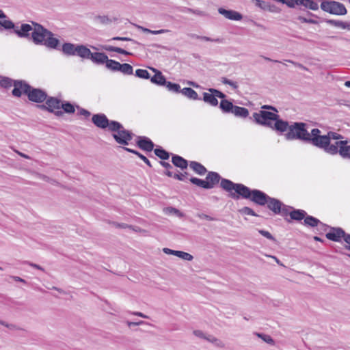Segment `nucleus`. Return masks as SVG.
<instances>
[{
    "instance_id": "1",
    "label": "nucleus",
    "mask_w": 350,
    "mask_h": 350,
    "mask_svg": "<svg viewBox=\"0 0 350 350\" xmlns=\"http://www.w3.org/2000/svg\"><path fill=\"white\" fill-rule=\"evenodd\" d=\"M221 187L226 191L229 192V197L234 200H239L240 198H242L250 200L259 206L266 205L269 197V196L261 190L252 189L242 183H235L228 179L222 180Z\"/></svg>"
},
{
    "instance_id": "2",
    "label": "nucleus",
    "mask_w": 350,
    "mask_h": 350,
    "mask_svg": "<svg viewBox=\"0 0 350 350\" xmlns=\"http://www.w3.org/2000/svg\"><path fill=\"white\" fill-rule=\"evenodd\" d=\"M92 122L98 128L108 129L109 131L112 132L111 135L118 144L127 146L135 136L131 131L125 129L120 122L109 120L104 113L94 114Z\"/></svg>"
},
{
    "instance_id": "3",
    "label": "nucleus",
    "mask_w": 350,
    "mask_h": 350,
    "mask_svg": "<svg viewBox=\"0 0 350 350\" xmlns=\"http://www.w3.org/2000/svg\"><path fill=\"white\" fill-rule=\"evenodd\" d=\"M307 124L302 122H295L286 126L284 134L285 139L288 141L299 140L305 144H309L316 147L317 129H312L309 133L307 130Z\"/></svg>"
},
{
    "instance_id": "4",
    "label": "nucleus",
    "mask_w": 350,
    "mask_h": 350,
    "mask_svg": "<svg viewBox=\"0 0 350 350\" xmlns=\"http://www.w3.org/2000/svg\"><path fill=\"white\" fill-rule=\"evenodd\" d=\"M250 119H252L256 124L269 127L280 135L285 132L288 125V121L281 119L278 113L266 110L253 113Z\"/></svg>"
},
{
    "instance_id": "5",
    "label": "nucleus",
    "mask_w": 350,
    "mask_h": 350,
    "mask_svg": "<svg viewBox=\"0 0 350 350\" xmlns=\"http://www.w3.org/2000/svg\"><path fill=\"white\" fill-rule=\"evenodd\" d=\"M33 26L31 33V39L36 45H44L49 49H59V40L54 38L52 31L45 28L43 25L34 21H31Z\"/></svg>"
},
{
    "instance_id": "6",
    "label": "nucleus",
    "mask_w": 350,
    "mask_h": 350,
    "mask_svg": "<svg viewBox=\"0 0 350 350\" xmlns=\"http://www.w3.org/2000/svg\"><path fill=\"white\" fill-rule=\"evenodd\" d=\"M318 134L317 135L316 147L322 149L325 152L329 154L331 152L330 147L336 146V142L332 144L331 139H340L343 136L339 133L333 131H329L326 135H321V131L317 129Z\"/></svg>"
},
{
    "instance_id": "7",
    "label": "nucleus",
    "mask_w": 350,
    "mask_h": 350,
    "mask_svg": "<svg viewBox=\"0 0 350 350\" xmlns=\"http://www.w3.org/2000/svg\"><path fill=\"white\" fill-rule=\"evenodd\" d=\"M224 178L220 176V175L215 172H208L207 175L205 180H202L196 177H191L189 179V181L202 189H213L217 185L219 181L221 183Z\"/></svg>"
},
{
    "instance_id": "8",
    "label": "nucleus",
    "mask_w": 350,
    "mask_h": 350,
    "mask_svg": "<svg viewBox=\"0 0 350 350\" xmlns=\"http://www.w3.org/2000/svg\"><path fill=\"white\" fill-rule=\"evenodd\" d=\"M62 100L57 97L48 96L45 100V104L38 105V107L43 111H46L49 113H54L57 117H61L64 115L62 111L55 109H59L62 104Z\"/></svg>"
},
{
    "instance_id": "9",
    "label": "nucleus",
    "mask_w": 350,
    "mask_h": 350,
    "mask_svg": "<svg viewBox=\"0 0 350 350\" xmlns=\"http://www.w3.org/2000/svg\"><path fill=\"white\" fill-rule=\"evenodd\" d=\"M321 9L326 12L334 15H345L347 10L345 5L336 1L327 0L321 3Z\"/></svg>"
},
{
    "instance_id": "10",
    "label": "nucleus",
    "mask_w": 350,
    "mask_h": 350,
    "mask_svg": "<svg viewBox=\"0 0 350 350\" xmlns=\"http://www.w3.org/2000/svg\"><path fill=\"white\" fill-rule=\"evenodd\" d=\"M83 59H90L95 64H104L107 68V65L109 62L112 61L108 58V56L105 53L95 52L92 53L91 51L86 46L84 51Z\"/></svg>"
},
{
    "instance_id": "11",
    "label": "nucleus",
    "mask_w": 350,
    "mask_h": 350,
    "mask_svg": "<svg viewBox=\"0 0 350 350\" xmlns=\"http://www.w3.org/2000/svg\"><path fill=\"white\" fill-rule=\"evenodd\" d=\"M331 152L329 154L335 155L339 154L345 159H350V145L347 140L336 142V146L330 147Z\"/></svg>"
},
{
    "instance_id": "12",
    "label": "nucleus",
    "mask_w": 350,
    "mask_h": 350,
    "mask_svg": "<svg viewBox=\"0 0 350 350\" xmlns=\"http://www.w3.org/2000/svg\"><path fill=\"white\" fill-rule=\"evenodd\" d=\"M86 46L83 44H75L70 42H65L62 47V53L68 56L77 55L83 58Z\"/></svg>"
},
{
    "instance_id": "13",
    "label": "nucleus",
    "mask_w": 350,
    "mask_h": 350,
    "mask_svg": "<svg viewBox=\"0 0 350 350\" xmlns=\"http://www.w3.org/2000/svg\"><path fill=\"white\" fill-rule=\"evenodd\" d=\"M306 213L304 210L296 209L288 205V208H286L283 217L288 223H291L293 220L300 221L304 219Z\"/></svg>"
},
{
    "instance_id": "14",
    "label": "nucleus",
    "mask_w": 350,
    "mask_h": 350,
    "mask_svg": "<svg viewBox=\"0 0 350 350\" xmlns=\"http://www.w3.org/2000/svg\"><path fill=\"white\" fill-rule=\"evenodd\" d=\"M107 69L112 72H120L124 75L133 74V68L131 64L127 63L120 64L113 59L108 63Z\"/></svg>"
},
{
    "instance_id": "15",
    "label": "nucleus",
    "mask_w": 350,
    "mask_h": 350,
    "mask_svg": "<svg viewBox=\"0 0 350 350\" xmlns=\"http://www.w3.org/2000/svg\"><path fill=\"white\" fill-rule=\"evenodd\" d=\"M267 208L275 215H284L286 208H288V205L284 204L280 200L269 197L267 203H266Z\"/></svg>"
},
{
    "instance_id": "16",
    "label": "nucleus",
    "mask_w": 350,
    "mask_h": 350,
    "mask_svg": "<svg viewBox=\"0 0 350 350\" xmlns=\"http://www.w3.org/2000/svg\"><path fill=\"white\" fill-rule=\"evenodd\" d=\"M27 96L30 101L36 103H43L48 97V94L46 91L32 86H31L30 90H29Z\"/></svg>"
},
{
    "instance_id": "17",
    "label": "nucleus",
    "mask_w": 350,
    "mask_h": 350,
    "mask_svg": "<svg viewBox=\"0 0 350 350\" xmlns=\"http://www.w3.org/2000/svg\"><path fill=\"white\" fill-rule=\"evenodd\" d=\"M13 86L12 94L16 98H20L23 94L27 95L31 88V85L25 80H15Z\"/></svg>"
},
{
    "instance_id": "18",
    "label": "nucleus",
    "mask_w": 350,
    "mask_h": 350,
    "mask_svg": "<svg viewBox=\"0 0 350 350\" xmlns=\"http://www.w3.org/2000/svg\"><path fill=\"white\" fill-rule=\"evenodd\" d=\"M291 8H298L299 10H317L319 9V4L316 0H291Z\"/></svg>"
},
{
    "instance_id": "19",
    "label": "nucleus",
    "mask_w": 350,
    "mask_h": 350,
    "mask_svg": "<svg viewBox=\"0 0 350 350\" xmlns=\"http://www.w3.org/2000/svg\"><path fill=\"white\" fill-rule=\"evenodd\" d=\"M329 232L325 234V237L332 241L340 242L345 238L346 232L340 227H332L329 226Z\"/></svg>"
},
{
    "instance_id": "20",
    "label": "nucleus",
    "mask_w": 350,
    "mask_h": 350,
    "mask_svg": "<svg viewBox=\"0 0 350 350\" xmlns=\"http://www.w3.org/2000/svg\"><path fill=\"white\" fill-rule=\"evenodd\" d=\"M11 30L19 38L30 39V32L33 30V27L27 23H22L18 27L14 23V27Z\"/></svg>"
},
{
    "instance_id": "21",
    "label": "nucleus",
    "mask_w": 350,
    "mask_h": 350,
    "mask_svg": "<svg viewBox=\"0 0 350 350\" xmlns=\"http://www.w3.org/2000/svg\"><path fill=\"white\" fill-rule=\"evenodd\" d=\"M136 146L141 150L146 152L154 151V144L146 136H137L136 138Z\"/></svg>"
},
{
    "instance_id": "22",
    "label": "nucleus",
    "mask_w": 350,
    "mask_h": 350,
    "mask_svg": "<svg viewBox=\"0 0 350 350\" xmlns=\"http://www.w3.org/2000/svg\"><path fill=\"white\" fill-rule=\"evenodd\" d=\"M218 12L231 21H239L243 18V15L241 13L233 10H226L223 8H219Z\"/></svg>"
},
{
    "instance_id": "23",
    "label": "nucleus",
    "mask_w": 350,
    "mask_h": 350,
    "mask_svg": "<svg viewBox=\"0 0 350 350\" xmlns=\"http://www.w3.org/2000/svg\"><path fill=\"white\" fill-rule=\"evenodd\" d=\"M304 224L305 226L310 227H316L320 225L321 226H322V230H323L324 231H326L329 228L328 225L323 224L319 219L313 216L308 215L307 213L306 217L304 218Z\"/></svg>"
},
{
    "instance_id": "24",
    "label": "nucleus",
    "mask_w": 350,
    "mask_h": 350,
    "mask_svg": "<svg viewBox=\"0 0 350 350\" xmlns=\"http://www.w3.org/2000/svg\"><path fill=\"white\" fill-rule=\"evenodd\" d=\"M150 69L154 72V75L150 77V81L157 85L165 86L167 83V80L162 72L154 68H150Z\"/></svg>"
},
{
    "instance_id": "25",
    "label": "nucleus",
    "mask_w": 350,
    "mask_h": 350,
    "mask_svg": "<svg viewBox=\"0 0 350 350\" xmlns=\"http://www.w3.org/2000/svg\"><path fill=\"white\" fill-rule=\"evenodd\" d=\"M172 162L173 165L181 170H186L188 167L189 162L180 155L172 154Z\"/></svg>"
},
{
    "instance_id": "26",
    "label": "nucleus",
    "mask_w": 350,
    "mask_h": 350,
    "mask_svg": "<svg viewBox=\"0 0 350 350\" xmlns=\"http://www.w3.org/2000/svg\"><path fill=\"white\" fill-rule=\"evenodd\" d=\"M189 167L192 169L196 174L200 176L204 175L206 172H208L206 168L200 163L198 161H190Z\"/></svg>"
},
{
    "instance_id": "27",
    "label": "nucleus",
    "mask_w": 350,
    "mask_h": 350,
    "mask_svg": "<svg viewBox=\"0 0 350 350\" xmlns=\"http://www.w3.org/2000/svg\"><path fill=\"white\" fill-rule=\"evenodd\" d=\"M154 154L159 157L161 161H166L170 159L171 153L165 150L160 146H157V147L154 149Z\"/></svg>"
},
{
    "instance_id": "28",
    "label": "nucleus",
    "mask_w": 350,
    "mask_h": 350,
    "mask_svg": "<svg viewBox=\"0 0 350 350\" xmlns=\"http://www.w3.org/2000/svg\"><path fill=\"white\" fill-rule=\"evenodd\" d=\"M180 93L191 100H200L202 98L198 96V93L191 88H184L181 90Z\"/></svg>"
},
{
    "instance_id": "29",
    "label": "nucleus",
    "mask_w": 350,
    "mask_h": 350,
    "mask_svg": "<svg viewBox=\"0 0 350 350\" xmlns=\"http://www.w3.org/2000/svg\"><path fill=\"white\" fill-rule=\"evenodd\" d=\"M231 113L236 117L245 118L249 116V110L245 107L234 105Z\"/></svg>"
},
{
    "instance_id": "30",
    "label": "nucleus",
    "mask_w": 350,
    "mask_h": 350,
    "mask_svg": "<svg viewBox=\"0 0 350 350\" xmlns=\"http://www.w3.org/2000/svg\"><path fill=\"white\" fill-rule=\"evenodd\" d=\"M234 105L228 100H221L219 104V108L224 113H231Z\"/></svg>"
},
{
    "instance_id": "31",
    "label": "nucleus",
    "mask_w": 350,
    "mask_h": 350,
    "mask_svg": "<svg viewBox=\"0 0 350 350\" xmlns=\"http://www.w3.org/2000/svg\"><path fill=\"white\" fill-rule=\"evenodd\" d=\"M102 49L109 52H116L118 53L125 55H133V53L120 47L113 46L111 45H105Z\"/></svg>"
},
{
    "instance_id": "32",
    "label": "nucleus",
    "mask_w": 350,
    "mask_h": 350,
    "mask_svg": "<svg viewBox=\"0 0 350 350\" xmlns=\"http://www.w3.org/2000/svg\"><path fill=\"white\" fill-rule=\"evenodd\" d=\"M122 148L128 152L135 154L139 159H141V160H142L149 167H152V164L149 159L139 151L125 146L122 147Z\"/></svg>"
},
{
    "instance_id": "33",
    "label": "nucleus",
    "mask_w": 350,
    "mask_h": 350,
    "mask_svg": "<svg viewBox=\"0 0 350 350\" xmlns=\"http://www.w3.org/2000/svg\"><path fill=\"white\" fill-rule=\"evenodd\" d=\"M202 100L211 106H217L218 105V100L215 98L214 93L204 92Z\"/></svg>"
},
{
    "instance_id": "34",
    "label": "nucleus",
    "mask_w": 350,
    "mask_h": 350,
    "mask_svg": "<svg viewBox=\"0 0 350 350\" xmlns=\"http://www.w3.org/2000/svg\"><path fill=\"white\" fill-rule=\"evenodd\" d=\"M163 174H165V176H167L168 177H170V178L172 177L174 179H176V180H178L180 181H185L186 178L189 175V173L187 172H185L184 173L178 172V173L173 174L172 172L167 170V171H165L163 172Z\"/></svg>"
},
{
    "instance_id": "35",
    "label": "nucleus",
    "mask_w": 350,
    "mask_h": 350,
    "mask_svg": "<svg viewBox=\"0 0 350 350\" xmlns=\"http://www.w3.org/2000/svg\"><path fill=\"white\" fill-rule=\"evenodd\" d=\"M75 106L69 101H62L60 109H63V112L72 114L75 112Z\"/></svg>"
},
{
    "instance_id": "36",
    "label": "nucleus",
    "mask_w": 350,
    "mask_h": 350,
    "mask_svg": "<svg viewBox=\"0 0 350 350\" xmlns=\"http://www.w3.org/2000/svg\"><path fill=\"white\" fill-rule=\"evenodd\" d=\"M165 87L167 89L168 91L172 92L173 93L178 94L181 92L180 85L178 83H173L171 81H167L165 85Z\"/></svg>"
},
{
    "instance_id": "37",
    "label": "nucleus",
    "mask_w": 350,
    "mask_h": 350,
    "mask_svg": "<svg viewBox=\"0 0 350 350\" xmlns=\"http://www.w3.org/2000/svg\"><path fill=\"white\" fill-rule=\"evenodd\" d=\"M321 21L325 22L328 25H332V26H334L336 27H340L342 29H345V27H346V26L344 24V22L342 21L322 18Z\"/></svg>"
},
{
    "instance_id": "38",
    "label": "nucleus",
    "mask_w": 350,
    "mask_h": 350,
    "mask_svg": "<svg viewBox=\"0 0 350 350\" xmlns=\"http://www.w3.org/2000/svg\"><path fill=\"white\" fill-rule=\"evenodd\" d=\"M92 18L94 22H98L102 25H108L112 22V20L105 15H95Z\"/></svg>"
},
{
    "instance_id": "39",
    "label": "nucleus",
    "mask_w": 350,
    "mask_h": 350,
    "mask_svg": "<svg viewBox=\"0 0 350 350\" xmlns=\"http://www.w3.org/2000/svg\"><path fill=\"white\" fill-rule=\"evenodd\" d=\"M1 79L0 80V86L3 88H9L11 86L14 85V81L15 80L12 79L8 77H0Z\"/></svg>"
},
{
    "instance_id": "40",
    "label": "nucleus",
    "mask_w": 350,
    "mask_h": 350,
    "mask_svg": "<svg viewBox=\"0 0 350 350\" xmlns=\"http://www.w3.org/2000/svg\"><path fill=\"white\" fill-rule=\"evenodd\" d=\"M254 334L256 335L258 338H261L266 343L271 345H275V341L271 336H269L268 334H263V333H257V332L254 333Z\"/></svg>"
},
{
    "instance_id": "41",
    "label": "nucleus",
    "mask_w": 350,
    "mask_h": 350,
    "mask_svg": "<svg viewBox=\"0 0 350 350\" xmlns=\"http://www.w3.org/2000/svg\"><path fill=\"white\" fill-rule=\"evenodd\" d=\"M135 77L144 79H150V75L147 70L145 69H137L135 73Z\"/></svg>"
},
{
    "instance_id": "42",
    "label": "nucleus",
    "mask_w": 350,
    "mask_h": 350,
    "mask_svg": "<svg viewBox=\"0 0 350 350\" xmlns=\"http://www.w3.org/2000/svg\"><path fill=\"white\" fill-rule=\"evenodd\" d=\"M1 27L7 31H11V28L14 27V22L10 19L0 21V30Z\"/></svg>"
},
{
    "instance_id": "43",
    "label": "nucleus",
    "mask_w": 350,
    "mask_h": 350,
    "mask_svg": "<svg viewBox=\"0 0 350 350\" xmlns=\"http://www.w3.org/2000/svg\"><path fill=\"white\" fill-rule=\"evenodd\" d=\"M176 256H177L180 258H182L183 260H187V261H191L193 258V257L191 254H190L187 252H185L183 251H179V250H177V252H176Z\"/></svg>"
},
{
    "instance_id": "44",
    "label": "nucleus",
    "mask_w": 350,
    "mask_h": 350,
    "mask_svg": "<svg viewBox=\"0 0 350 350\" xmlns=\"http://www.w3.org/2000/svg\"><path fill=\"white\" fill-rule=\"evenodd\" d=\"M239 211L241 214L243 215L259 217V215L256 213H255V211L252 208L248 206H244L242 208H241Z\"/></svg>"
},
{
    "instance_id": "45",
    "label": "nucleus",
    "mask_w": 350,
    "mask_h": 350,
    "mask_svg": "<svg viewBox=\"0 0 350 350\" xmlns=\"http://www.w3.org/2000/svg\"><path fill=\"white\" fill-rule=\"evenodd\" d=\"M113 40H116V41H130L134 44H138V45H142L141 43H139V42L132 39V38H130L129 37H121V36H115V37H113L111 39L109 40V41H113Z\"/></svg>"
},
{
    "instance_id": "46",
    "label": "nucleus",
    "mask_w": 350,
    "mask_h": 350,
    "mask_svg": "<svg viewBox=\"0 0 350 350\" xmlns=\"http://www.w3.org/2000/svg\"><path fill=\"white\" fill-rule=\"evenodd\" d=\"M258 232H259V234L266 237L267 239L271 240L273 242H277L275 238L269 232L262 229L258 230Z\"/></svg>"
},
{
    "instance_id": "47",
    "label": "nucleus",
    "mask_w": 350,
    "mask_h": 350,
    "mask_svg": "<svg viewBox=\"0 0 350 350\" xmlns=\"http://www.w3.org/2000/svg\"><path fill=\"white\" fill-rule=\"evenodd\" d=\"M265 11H269L272 13H280L281 12V9L277 5L269 2Z\"/></svg>"
},
{
    "instance_id": "48",
    "label": "nucleus",
    "mask_w": 350,
    "mask_h": 350,
    "mask_svg": "<svg viewBox=\"0 0 350 350\" xmlns=\"http://www.w3.org/2000/svg\"><path fill=\"white\" fill-rule=\"evenodd\" d=\"M221 81L224 84L230 85L234 90H237L239 87L237 82L232 81L226 77H222Z\"/></svg>"
},
{
    "instance_id": "49",
    "label": "nucleus",
    "mask_w": 350,
    "mask_h": 350,
    "mask_svg": "<svg viewBox=\"0 0 350 350\" xmlns=\"http://www.w3.org/2000/svg\"><path fill=\"white\" fill-rule=\"evenodd\" d=\"M208 91L211 93H214L216 98L217 97V98H221V100L226 99V95L224 93H223L222 92H221L217 89L210 88L208 90Z\"/></svg>"
},
{
    "instance_id": "50",
    "label": "nucleus",
    "mask_w": 350,
    "mask_h": 350,
    "mask_svg": "<svg viewBox=\"0 0 350 350\" xmlns=\"http://www.w3.org/2000/svg\"><path fill=\"white\" fill-rule=\"evenodd\" d=\"M255 3V5L260 8L262 10H265L269 1H263V0H252Z\"/></svg>"
},
{
    "instance_id": "51",
    "label": "nucleus",
    "mask_w": 350,
    "mask_h": 350,
    "mask_svg": "<svg viewBox=\"0 0 350 350\" xmlns=\"http://www.w3.org/2000/svg\"><path fill=\"white\" fill-rule=\"evenodd\" d=\"M191 37L194 38H196V39L201 40H204V41H210V42H219V40H220L219 38L212 39V38H211L209 37H207V36H198V35H196V34H193L191 36Z\"/></svg>"
},
{
    "instance_id": "52",
    "label": "nucleus",
    "mask_w": 350,
    "mask_h": 350,
    "mask_svg": "<svg viewBox=\"0 0 350 350\" xmlns=\"http://www.w3.org/2000/svg\"><path fill=\"white\" fill-rule=\"evenodd\" d=\"M76 108L78 109V115L83 116L85 118H89L90 116L91 113L87 109L81 108L79 105H77Z\"/></svg>"
},
{
    "instance_id": "53",
    "label": "nucleus",
    "mask_w": 350,
    "mask_h": 350,
    "mask_svg": "<svg viewBox=\"0 0 350 350\" xmlns=\"http://www.w3.org/2000/svg\"><path fill=\"white\" fill-rule=\"evenodd\" d=\"M205 340L215 344L216 345L219 346V343H221V341L218 340L217 338L214 337L213 336L208 335V336H205Z\"/></svg>"
},
{
    "instance_id": "54",
    "label": "nucleus",
    "mask_w": 350,
    "mask_h": 350,
    "mask_svg": "<svg viewBox=\"0 0 350 350\" xmlns=\"http://www.w3.org/2000/svg\"><path fill=\"white\" fill-rule=\"evenodd\" d=\"M344 241L345 242V248L348 251H350V234L346 233L345 237L344 238Z\"/></svg>"
},
{
    "instance_id": "55",
    "label": "nucleus",
    "mask_w": 350,
    "mask_h": 350,
    "mask_svg": "<svg viewBox=\"0 0 350 350\" xmlns=\"http://www.w3.org/2000/svg\"><path fill=\"white\" fill-rule=\"evenodd\" d=\"M197 217H199L200 219H206V220H208V221H214L215 220V219L210 215H208L206 214H204V213H198L197 215Z\"/></svg>"
},
{
    "instance_id": "56",
    "label": "nucleus",
    "mask_w": 350,
    "mask_h": 350,
    "mask_svg": "<svg viewBox=\"0 0 350 350\" xmlns=\"http://www.w3.org/2000/svg\"><path fill=\"white\" fill-rule=\"evenodd\" d=\"M159 163L161 166L165 168V171H170V170L173 168L172 165L168 162H166L165 161H159Z\"/></svg>"
},
{
    "instance_id": "57",
    "label": "nucleus",
    "mask_w": 350,
    "mask_h": 350,
    "mask_svg": "<svg viewBox=\"0 0 350 350\" xmlns=\"http://www.w3.org/2000/svg\"><path fill=\"white\" fill-rule=\"evenodd\" d=\"M167 210L170 213H174L179 217L183 216L182 213L178 209L174 208V207H169V208H167Z\"/></svg>"
},
{
    "instance_id": "58",
    "label": "nucleus",
    "mask_w": 350,
    "mask_h": 350,
    "mask_svg": "<svg viewBox=\"0 0 350 350\" xmlns=\"http://www.w3.org/2000/svg\"><path fill=\"white\" fill-rule=\"evenodd\" d=\"M25 263L29 265L31 267L44 271V269L42 267L40 266L39 265L28 261L25 262Z\"/></svg>"
},
{
    "instance_id": "59",
    "label": "nucleus",
    "mask_w": 350,
    "mask_h": 350,
    "mask_svg": "<svg viewBox=\"0 0 350 350\" xmlns=\"http://www.w3.org/2000/svg\"><path fill=\"white\" fill-rule=\"evenodd\" d=\"M193 334L198 338H204V339L205 338V336H206L204 333L201 330H194Z\"/></svg>"
},
{
    "instance_id": "60",
    "label": "nucleus",
    "mask_w": 350,
    "mask_h": 350,
    "mask_svg": "<svg viewBox=\"0 0 350 350\" xmlns=\"http://www.w3.org/2000/svg\"><path fill=\"white\" fill-rule=\"evenodd\" d=\"M262 109L264 110H271L276 113L278 112V109H276V107L272 105H265L262 106Z\"/></svg>"
},
{
    "instance_id": "61",
    "label": "nucleus",
    "mask_w": 350,
    "mask_h": 350,
    "mask_svg": "<svg viewBox=\"0 0 350 350\" xmlns=\"http://www.w3.org/2000/svg\"><path fill=\"white\" fill-rule=\"evenodd\" d=\"M168 31H169V30L163 29H160V30H151V31H150V33L153 34V35H157V34L164 33H166Z\"/></svg>"
},
{
    "instance_id": "62",
    "label": "nucleus",
    "mask_w": 350,
    "mask_h": 350,
    "mask_svg": "<svg viewBox=\"0 0 350 350\" xmlns=\"http://www.w3.org/2000/svg\"><path fill=\"white\" fill-rule=\"evenodd\" d=\"M163 251L166 254H171L174 256H176V252H177V250H173L170 248H163Z\"/></svg>"
},
{
    "instance_id": "63",
    "label": "nucleus",
    "mask_w": 350,
    "mask_h": 350,
    "mask_svg": "<svg viewBox=\"0 0 350 350\" xmlns=\"http://www.w3.org/2000/svg\"><path fill=\"white\" fill-rule=\"evenodd\" d=\"M12 278L16 282H23L24 284H27L26 280H25L24 279H23L18 276H12Z\"/></svg>"
},
{
    "instance_id": "64",
    "label": "nucleus",
    "mask_w": 350,
    "mask_h": 350,
    "mask_svg": "<svg viewBox=\"0 0 350 350\" xmlns=\"http://www.w3.org/2000/svg\"><path fill=\"white\" fill-rule=\"evenodd\" d=\"M116 226L118 227V228H130L131 227L128 224H124V223H121V224L116 223Z\"/></svg>"
}]
</instances>
